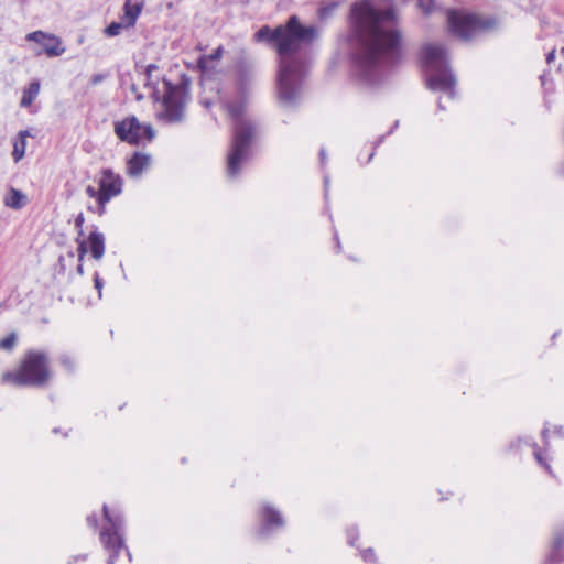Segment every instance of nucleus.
Wrapping results in <instances>:
<instances>
[{
    "mask_svg": "<svg viewBox=\"0 0 564 564\" xmlns=\"http://www.w3.org/2000/svg\"><path fill=\"white\" fill-rule=\"evenodd\" d=\"M113 130L122 142L133 145H138L143 141H151L155 135L150 124H141L134 116L115 122Z\"/></svg>",
    "mask_w": 564,
    "mask_h": 564,
    "instance_id": "1a4fd4ad",
    "label": "nucleus"
},
{
    "mask_svg": "<svg viewBox=\"0 0 564 564\" xmlns=\"http://www.w3.org/2000/svg\"><path fill=\"white\" fill-rule=\"evenodd\" d=\"M61 364L69 371H72L74 369V361L72 359L70 356L68 355H63L61 357Z\"/></svg>",
    "mask_w": 564,
    "mask_h": 564,
    "instance_id": "c85d7f7f",
    "label": "nucleus"
},
{
    "mask_svg": "<svg viewBox=\"0 0 564 564\" xmlns=\"http://www.w3.org/2000/svg\"><path fill=\"white\" fill-rule=\"evenodd\" d=\"M85 192H86L88 197L96 199V202H97V209L100 208V199H101L100 188L96 189L93 185H88L85 188Z\"/></svg>",
    "mask_w": 564,
    "mask_h": 564,
    "instance_id": "393cba45",
    "label": "nucleus"
},
{
    "mask_svg": "<svg viewBox=\"0 0 564 564\" xmlns=\"http://www.w3.org/2000/svg\"><path fill=\"white\" fill-rule=\"evenodd\" d=\"M123 26V22H112L105 29V34L107 36H116L121 32Z\"/></svg>",
    "mask_w": 564,
    "mask_h": 564,
    "instance_id": "5701e85b",
    "label": "nucleus"
},
{
    "mask_svg": "<svg viewBox=\"0 0 564 564\" xmlns=\"http://www.w3.org/2000/svg\"><path fill=\"white\" fill-rule=\"evenodd\" d=\"M25 199L26 197L22 192L15 188H10L9 193L4 197V204L10 208L20 209L24 206Z\"/></svg>",
    "mask_w": 564,
    "mask_h": 564,
    "instance_id": "f3484780",
    "label": "nucleus"
},
{
    "mask_svg": "<svg viewBox=\"0 0 564 564\" xmlns=\"http://www.w3.org/2000/svg\"><path fill=\"white\" fill-rule=\"evenodd\" d=\"M373 556H375V554L371 549H368L362 553V557L365 561H371L373 558Z\"/></svg>",
    "mask_w": 564,
    "mask_h": 564,
    "instance_id": "f704fd0d",
    "label": "nucleus"
},
{
    "mask_svg": "<svg viewBox=\"0 0 564 564\" xmlns=\"http://www.w3.org/2000/svg\"><path fill=\"white\" fill-rule=\"evenodd\" d=\"M547 430H543L542 435L545 437Z\"/></svg>",
    "mask_w": 564,
    "mask_h": 564,
    "instance_id": "4c0bfd02",
    "label": "nucleus"
},
{
    "mask_svg": "<svg viewBox=\"0 0 564 564\" xmlns=\"http://www.w3.org/2000/svg\"><path fill=\"white\" fill-rule=\"evenodd\" d=\"M534 457L540 465L544 466L547 470H550V466L543 462L542 453L539 448L534 449Z\"/></svg>",
    "mask_w": 564,
    "mask_h": 564,
    "instance_id": "c756f323",
    "label": "nucleus"
},
{
    "mask_svg": "<svg viewBox=\"0 0 564 564\" xmlns=\"http://www.w3.org/2000/svg\"><path fill=\"white\" fill-rule=\"evenodd\" d=\"M224 48L223 46H218L216 50H214L209 55L204 56L199 63L203 64L205 61H219L223 56Z\"/></svg>",
    "mask_w": 564,
    "mask_h": 564,
    "instance_id": "bb28decb",
    "label": "nucleus"
},
{
    "mask_svg": "<svg viewBox=\"0 0 564 564\" xmlns=\"http://www.w3.org/2000/svg\"><path fill=\"white\" fill-rule=\"evenodd\" d=\"M40 91V84L39 83H31L30 86L23 91L22 98H21V106L28 107L30 106L33 100L36 98Z\"/></svg>",
    "mask_w": 564,
    "mask_h": 564,
    "instance_id": "6ab92c4d",
    "label": "nucleus"
},
{
    "mask_svg": "<svg viewBox=\"0 0 564 564\" xmlns=\"http://www.w3.org/2000/svg\"><path fill=\"white\" fill-rule=\"evenodd\" d=\"M239 73H240V82L243 84L247 83L249 79H251L252 75H253L251 67L247 66L243 63L239 64Z\"/></svg>",
    "mask_w": 564,
    "mask_h": 564,
    "instance_id": "b1692460",
    "label": "nucleus"
},
{
    "mask_svg": "<svg viewBox=\"0 0 564 564\" xmlns=\"http://www.w3.org/2000/svg\"><path fill=\"white\" fill-rule=\"evenodd\" d=\"M447 23L454 35L462 40H469L492 29L496 21L492 18H485L465 11L449 10L447 12Z\"/></svg>",
    "mask_w": 564,
    "mask_h": 564,
    "instance_id": "0eeeda50",
    "label": "nucleus"
},
{
    "mask_svg": "<svg viewBox=\"0 0 564 564\" xmlns=\"http://www.w3.org/2000/svg\"><path fill=\"white\" fill-rule=\"evenodd\" d=\"M433 3L434 1L433 0H419L417 1V4L420 7V9L425 13H430L432 11V8H433Z\"/></svg>",
    "mask_w": 564,
    "mask_h": 564,
    "instance_id": "cd10ccee",
    "label": "nucleus"
},
{
    "mask_svg": "<svg viewBox=\"0 0 564 564\" xmlns=\"http://www.w3.org/2000/svg\"><path fill=\"white\" fill-rule=\"evenodd\" d=\"M225 107L234 120L232 142L227 158V175L235 178L250 158L251 143L256 137V126L249 119L243 118L242 104L227 102Z\"/></svg>",
    "mask_w": 564,
    "mask_h": 564,
    "instance_id": "7ed1b4c3",
    "label": "nucleus"
},
{
    "mask_svg": "<svg viewBox=\"0 0 564 564\" xmlns=\"http://www.w3.org/2000/svg\"><path fill=\"white\" fill-rule=\"evenodd\" d=\"M78 248H77V252H78V265H77V272L78 274L83 275L84 274V267H83V260H84V257L85 254L87 253V246H86V240H78Z\"/></svg>",
    "mask_w": 564,
    "mask_h": 564,
    "instance_id": "412c9836",
    "label": "nucleus"
},
{
    "mask_svg": "<svg viewBox=\"0 0 564 564\" xmlns=\"http://www.w3.org/2000/svg\"><path fill=\"white\" fill-rule=\"evenodd\" d=\"M85 219H84V215L83 214H79L76 218H75V226L79 229V236L83 235V224H84Z\"/></svg>",
    "mask_w": 564,
    "mask_h": 564,
    "instance_id": "2f4dec72",
    "label": "nucleus"
},
{
    "mask_svg": "<svg viewBox=\"0 0 564 564\" xmlns=\"http://www.w3.org/2000/svg\"><path fill=\"white\" fill-rule=\"evenodd\" d=\"M555 57V50L551 51L546 56V62L551 63Z\"/></svg>",
    "mask_w": 564,
    "mask_h": 564,
    "instance_id": "c9c22d12",
    "label": "nucleus"
},
{
    "mask_svg": "<svg viewBox=\"0 0 564 564\" xmlns=\"http://www.w3.org/2000/svg\"><path fill=\"white\" fill-rule=\"evenodd\" d=\"M104 518L106 523L100 532V541L104 547L109 552L107 564H115V558L121 550H126L129 562L131 561V553L124 545L122 530L123 520L120 514H111L106 505L102 507Z\"/></svg>",
    "mask_w": 564,
    "mask_h": 564,
    "instance_id": "6e6552de",
    "label": "nucleus"
},
{
    "mask_svg": "<svg viewBox=\"0 0 564 564\" xmlns=\"http://www.w3.org/2000/svg\"><path fill=\"white\" fill-rule=\"evenodd\" d=\"M98 183L101 192V199L100 208L96 209V213L101 216L110 199L121 194L123 181L122 177L119 174H116L111 169H104L100 172Z\"/></svg>",
    "mask_w": 564,
    "mask_h": 564,
    "instance_id": "9d476101",
    "label": "nucleus"
},
{
    "mask_svg": "<svg viewBox=\"0 0 564 564\" xmlns=\"http://www.w3.org/2000/svg\"><path fill=\"white\" fill-rule=\"evenodd\" d=\"M151 162V156L145 153L135 152L128 161H127V173L131 177H139L142 172L149 167Z\"/></svg>",
    "mask_w": 564,
    "mask_h": 564,
    "instance_id": "ddd939ff",
    "label": "nucleus"
},
{
    "mask_svg": "<svg viewBox=\"0 0 564 564\" xmlns=\"http://www.w3.org/2000/svg\"><path fill=\"white\" fill-rule=\"evenodd\" d=\"M337 1H332L329 4L325 7L319 6V19L330 15V13L337 8Z\"/></svg>",
    "mask_w": 564,
    "mask_h": 564,
    "instance_id": "a878e982",
    "label": "nucleus"
},
{
    "mask_svg": "<svg viewBox=\"0 0 564 564\" xmlns=\"http://www.w3.org/2000/svg\"><path fill=\"white\" fill-rule=\"evenodd\" d=\"M424 66L431 73L426 84L432 90L443 91L453 98L455 95V77L447 67V55L443 46L438 44H425L421 51Z\"/></svg>",
    "mask_w": 564,
    "mask_h": 564,
    "instance_id": "39448f33",
    "label": "nucleus"
},
{
    "mask_svg": "<svg viewBox=\"0 0 564 564\" xmlns=\"http://www.w3.org/2000/svg\"><path fill=\"white\" fill-rule=\"evenodd\" d=\"M143 3H131L130 0H127L123 6V17L122 22L124 26H133L142 11Z\"/></svg>",
    "mask_w": 564,
    "mask_h": 564,
    "instance_id": "2eb2a0df",
    "label": "nucleus"
},
{
    "mask_svg": "<svg viewBox=\"0 0 564 564\" xmlns=\"http://www.w3.org/2000/svg\"><path fill=\"white\" fill-rule=\"evenodd\" d=\"M28 134H29V132H28V131H21V132L19 133V135H20V137H21V139H22V140H21V144L19 145V144H17V143H15V144H14L13 152H12V155H13V158H14V161H15V162L20 161V160L23 158L24 153H25V141H24V138H25Z\"/></svg>",
    "mask_w": 564,
    "mask_h": 564,
    "instance_id": "aec40b11",
    "label": "nucleus"
},
{
    "mask_svg": "<svg viewBox=\"0 0 564 564\" xmlns=\"http://www.w3.org/2000/svg\"><path fill=\"white\" fill-rule=\"evenodd\" d=\"M28 41H33L43 46L44 52L50 57L59 56L65 52L59 37L54 34H47L43 31H34L26 35Z\"/></svg>",
    "mask_w": 564,
    "mask_h": 564,
    "instance_id": "9b49d317",
    "label": "nucleus"
},
{
    "mask_svg": "<svg viewBox=\"0 0 564 564\" xmlns=\"http://www.w3.org/2000/svg\"><path fill=\"white\" fill-rule=\"evenodd\" d=\"M164 96L162 100V111L159 119L167 123L182 122L185 117V106L188 101V83L182 80L177 85L163 79Z\"/></svg>",
    "mask_w": 564,
    "mask_h": 564,
    "instance_id": "423d86ee",
    "label": "nucleus"
},
{
    "mask_svg": "<svg viewBox=\"0 0 564 564\" xmlns=\"http://www.w3.org/2000/svg\"><path fill=\"white\" fill-rule=\"evenodd\" d=\"M324 185H325V196H327V191H328V178L327 177L324 178Z\"/></svg>",
    "mask_w": 564,
    "mask_h": 564,
    "instance_id": "e433bc0d",
    "label": "nucleus"
},
{
    "mask_svg": "<svg viewBox=\"0 0 564 564\" xmlns=\"http://www.w3.org/2000/svg\"><path fill=\"white\" fill-rule=\"evenodd\" d=\"M50 359L45 351H25L15 370L6 371L1 381L17 387H44L51 380Z\"/></svg>",
    "mask_w": 564,
    "mask_h": 564,
    "instance_id": "20e7f679",
    "label": "nucleus"
},
{
    "mask_svg": "<svg viewBox=\"0 0 564 564\" xmlns=\"http://www.w3.org/2000/svg\"><path fill=\"white\" fill-rule=\"evenodd\" d=\"M145 77H147V86H150L153 89V97L159 98V89L156 87L158 83L161 79V75L159 74V67L155 64H149L145 67Z\"/></svg>",
    "mask_w": 564,
    "mask_h": 564,
    "instance_id": "dca6fc26",
    "label": "nucleus"
},
{
    "mask_svg": "<svg viewBox=\"0 0 564 564\" xmlns=\"http://www.w3.org/2000/svg\"><path fill=\"white\" fill-rule=\"evenodd\" d=\"M563 540L561 536L554 539V545L551 554L547 557L550 564H560L564 561V554L562 552Z\"/></svg>",
    "mask_w": 564,
    "mask_h": 564,
    "instance_id": "a211bd4d",
    "label": "nucleus"
},
{
    "mask_svg": "<svg viewBox=\"0 0 564 564\" xmlns=\"http://www.w3.org/2000/svg\"><path fill=\"white\" fill-rule=\"evenodd\" d=\"M87 249L89 248L93 258L99 260L105 253V237L99 231H91L86 241Z\"/></svg>",
    "mask_w": 564,
    "mask_h": 564,
    "instance_id": "4468645a",
    "label": "nucleus"
},
{
    "mask_svg": "<svg viewBox=\"0 0 564 564\" xmlns=\"http://www.w3.org/2000/svg\"><path fill=\"white\" fill-rule=\"evenodd\" d=\"M317 33L313 25H303L296 15L274 29L261 26L253 35L257 43H267L279 55V96L291 105L295 102L308 73L306 50Z\"/></svg>",
    "mask_w": 564,
    "mask_h": 564,
    "instance_id": "f03ea898",
    "label": "nucleus"
},
{
    "mask_svg": "<svg viewBox=\"0 0 564 564\" xmlns=\"http://www.w3.org/2000/svg\"><path fill=\"white\" fill-rule=\"evenodd\" d=\"M283 525L284 519L281 512L270 505H264L261 510V528L259 533L265 535Z\"/></svg>",
    "mask_w": 564,
    "mask_h": 564,
    "instance_id": "f8f14e48",
    "label": "nucleus"
},
{
    "mask_svg": "<svg viewBox=\"0 0 564 564\" xmlns=\"http://www.w3.org/2000/svg\"><path fill=\"white\" fill-rule=\"evenodd\" d=\"M351 18L356 37V75L368 84H375L401 56L395 13L390 6L382 7L367 0L352 7Z\"/></svg>",
    "mask_w": 564,
    "mask_h": 564,
    "instance_id": "f257e3e1",
    "label": "nucleus"
},
{
    "mask_svg": "<svg viewBox=\"0 0 564 564\" xmlns=\"http://www.w3.org/2000/svg\"><path fill=\"white\" fill-rule=\"evenodd\" d=\"M87 523L93 529H96L97 524H98V519H97L96 514L88 516L87 517Z\"/></svg>",
    "mask_w": 564,
    "mask_h": 564,
    "instance_id": "72a5a7b5",
    "label": "nucleus"
},
{
    "mask_svg": "<svg viewBox=\"0 0 564 564\" xmlns=\"http://www.w3.org/2000/svg\"><path fill=\"white\" fill-rule=\"evenodd\" d=\"M105 78H106V76H105L104 74H95V75L90 78V83H91V85H98V84H100Z\"/></svg>",
    "mask_w": 564,
    "mask_h": 564,
    "instance_id": "473e14b6",
    "label": "nucleus"
},
{
    "mask_svg": "<svg viewBox=\"0 0 564 564\" xmlns=\"http://www.w3.org/2000/svg\"><path fill=\"white\" fill-rule=\"evenodd\" d=\"M17 340V334L12 332L6 338L0 339V348L3 350L11 351L14 348Z\"/></svg>",
    "mask_w": 564,
    "mask_h": 564,
    "instance_id": "4be33fe9",
    "label": "nucleus"
},
{
    "mask_svg": "<svg viewBox=\"0 0 564 564\" xmlns=\"http://www.w3.org/2000/svg\"><path fill=\"white\" fill-rule=\"evenodd\" d=\"M94 283H95V288L98 290L99 297H101V290H102L104 283H102L101 278L98 275V273L95 274Z\"/></svg>",
    "mask_w": 564,
    "mask_h": 564,
    "instance_id": "7c9ffc66",
    "label": "nucleus"
}]
</instances>
